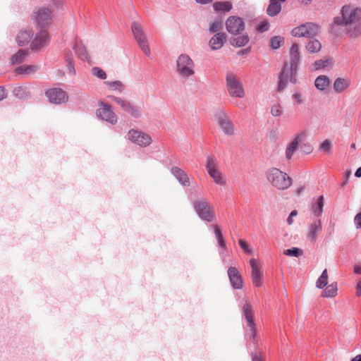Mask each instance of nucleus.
I'll return each mask as SVG.
<instances>
[{
	"label": "nucleus",
	"mask_w": 361,
	"mask_h": 361,
	"mask_svg": "<svg viewBox=\"0 0 361 361\" xmlns=\"http://www.w3.org/2000/svg\"><path fill=\"white\" fill-rule=\"evenodd\" d=\"M38 69L39 66L37 65H23L17 67L15 72L17 75L25 76L36 72Z\"/></svg>",
	"instance_id": "obj_29"
},
{
	"label": "nucleus",
	"mask_w": 361,
	"mask_h": 361,
	"mask_svg": "<svg viewBox=\"0 0 361 361\" xmlns=\"http://www.w3.org/2000/svg\"><path fill=\"white\" fill-rule=\"evenodd\" d=\"M91 73L94 76L102 80H104L107 77L106 72L97 66L93 67L91 70Z\"/></svg>",
	"instance_id": "obj_45"
},
{
	"label": "nucleus",
	"mask_w": 361,
	"mask_h": 361,
	"mask_svg": "<svg viewBox=\"0 0 361 361\" xmlns=\"http://www.w3.org/2000/svg\"><path fill=\"white\" fill-rule=\"evenodd\" d=\"M215 116L218 125L223 133L228 136L233 135L235 131L234 125L228 118L226 111L224 110H219L216 113Z\"/></svg>",
	"instance_id": "obj_12"
},
{
	"label": "nucleus",
	"mask_w": 361,
	"mask_h": 361,
	"mask_svg": "<svg viewBox=\"0 0 361 361\" xmlns=\"http://www.w3.org/2000/svg\"><path fill=\"white\" fill-rule=\"evenodd\" d=\"M171 173L181 185L185 187L190 185V178L188 174L180 168L173 166L171 169Z\"/></svg>",
	"instance_id": "obj_22"
},
{
	"label": "nucleus",
	"mask_w": 361,
	"mask_h": 361,
	"mask_svg": "<svg viewBox=\"0 0 361 361\" xmlns=\"http://www.w3.org/2000/svg\"><path fill=\"white\" fill-rule=\"evenodd\" d=\"M176 72L182 79L187 80L195 74V63L188 54H180L176 61Z\"/></svg>",
	"instance_id": "obj_2"
},
{
	"label": "nucleus",
	"mask_w": 361,
	"mask_h": 361,
	"mask_svg": "<svg viewBox=\"0 0 361 361\" xmlns=\"http://www.w3.org/2000/svg\"><path fill=\"white\" fill-rule=\"evenodd\" d=\"M222 24L221 20H214L209 25V31L210 33L216 32L220 30Z\"/></svg>",
	"instance_id": "obj_47"
},
{
	"label": "nucleus",
	"mask_w": 361,
	"mask_h": 361,
	"mask_svg": "<svg viewBox=\"0 0 361 361\" xmlns=\"http://www.w3.org/2000/svg\"><path fill=\"white\" fill-rule=\"evenodd\" d=\"M6 97L5 90L4 87H0V101L3 100Z\"/></svg>",
	"instance_id": "obj_57"
},
{
	"label": "nucleus",
	"mask_w": 361,
	"mask_h": 361,
	"mask_svg": "<svg viewBox=\"0 0 361 361\" xmlns=\"http://www.w3.org/2000/svg\"><path fill=\"white\" fill-rule=\"evenodd\" d=\"M322 231V222L320 219H312L307 229V238L311 242H315L317 235Z\"/></svg>",
	"instance_id": "obj_18"
},
{
	"label": "nucleus",
	"mask_w": 361,
	"mask_h": 361,
	"mask_svg": "<svg viewBox=\"0 0 361 361\" xmlns=\"http://www.w3.org/2000/svg\"><path fill=\"white\" fill-rule=\"evenodd\" d=\"M328 284V272L326 269H324L321 276L318 278L316 281V287L322 289L326 286Z\"/></svg>",
	"instance_id": "obj_40"
},
{
	"label": "nucleus",
	"mask_w": 361,
	"mask_h": 361,
	"mask_svg": "<svg viewBox=\"0 0 361 361\" xmlns=\"http://www.w3.org/2000/svg\"><path fill=\"white\" fill-rule=\"evenodd\" d=\"M194 209L199 217L207 222L215 220V215L207 200H195L193 203Z\"/></svg>",
	"instance_id": "obj_6"
},
{
	"label": "nucleus",
	"mask_w": 361,
	"mask_h": 361,
	"mask_svg": "<svg viewBox=\"0 0 361 361\" xmlns=\"http://www.w3.org/2000/svg\"><path fill=\"white\" fill-rule=\"evenodd\" d=\"M324 197L319 196L315 202L312 204L311 212L313 215L312 219H320L323 214Z\"/></svg>",
	"instance_id": "obj_25"
},
{
	"label": "nucleus",
	"mask_w": 361,
	"mask_h": 361,
	"mask_svg": "<svg viewBox=\"0 0 361 361\" xmlns=\"http://www.w3.org/2000/svg\"><path fill=\"white\" fill-rule=\"evenodd\" d=\"M109 98L120 106L122 110L129 114L135 118H139L142 116V111L140 107L133 105L126 99L115 96H109Z\"/></svg>",
	"instance_id": "obj_9"
},
{
	"label": "nucleus",
	"mask_w": 361,
	"mask_h": 361,
	"mask_svg": "<svg viewBox=\"0 0 361 361\" xmlns=\"http://www.w3.org/2000/svg\"><path fill=\"white\" fill-rule=\"evenodd\" d=\"M329 64H330V61L329 60L320 59V60H317V61H314V63L310 66V71H316V70H319V69L325 68L326 66H327Z\"/></svg>",
	"instance_id": "obj_42"
},
{
	"label": "nucleus",
	"mask_w": 361,
	"mask_h": 361,
	"mask_svg": "<svg viewBox=\"0 0 361 361\" xmlns=\"http://www.w3.org/2000/svg\"><path fill=\"white\" fill-rule=\"evenodd\" d=\"M213 8L219 12L230 11L232 9V4L229 1H219L213 4Z\"/></svg>",
	"instance_id": "obj_38"
},
{
	"label": "nucleus",
	"mask_w": 361,
	"mask_h": 361,
	"mask_svg": "<svg viewBox=\"0 0 361 361\" xmlns=\"http://www.w3.org/2000/svg\"><path fill=\"white\" fill-rule=\"evenodd\" d=\"M225 41V34L222 32H217L210 39L209 45L212 50H218L223 47Z\"/></svg>",
	"instance_id": "obj_24"
},
{
	"label": "nucleus",
	"mask_w": 361,
	"mask_h": 361,
	"mask_svg": "<svg viewBox=\"0 0 361 361\" xmlns=\"http://www.w3.org/2000/svg\"><path fill=\"white\" fill-rule=\"evenodd\" d=\"M252 361H262V358L258 356L257 353H252Z\"/></svg>",
	"instance_id": "obj_58"
},
{
	"label": "nucleus",
	"mask_w": 361,
	"mask_h": 361,
	"mask_svg": "<svg viewBox=\"0 0 361 361\" xmlns=\"http://www.w3.org/2000/svg\"><path fill=\"white\" fill-rule=\"evenodd\" d=\"M249 42L247 35H243L238 37L231 38V44L233 47H241L245 46Z\"/></svg>",
	"instance_id": "obj_36"
},
{
	"label": "nucleus",
	"mask_w": 361,
	"mask_h": 361,
	"mask_svg": "<svg viewBox=\"0 0 361 361\" xmlns=\"http://www.w3.org/2000/svg\"><path fill=\"white\" fill-rule=\"evenodd\" d=\"M302 139V135H297L286 147V151H285V155L286 158L288 160H290L295 151L297 150L298 147L299 142H300Z\"/></svg>",
	"instance_id": "obj_26"
},
{
	"label": "nucleus",
	"mask_w": 361,
	"mask_h": 361,
	"mask_svg": "<svg viewBox=\"0 0 361 361\" xmlns=\"http://www.w3.org/2000/svg\"><path fill=\"white\" fill-rule=\"evenodd\" d=\"M356 295L357 297L361 296V279L356 285Z\"/></svg>",
	"instance_id": "obj_56"
},
{
	"label": "nucleus",
	"mask_w": 361,
	"mask_h": 361,
	"mask_svg": "<svg viewBox=\"0 0 361 361\" xmlns=\"http://www.w3.org/2000/svg\"><path fill=\"white\" fill-rule=\"evenodd\" d=\"M248 52H249V49H243V50L239 51L238 54L239 55H243V54H247Z\"/></svg>",
	"instance_id": "obj_62"
},
{
	"label": "nucleus",
	"mask_w": 361,
	"mask_h": 361,
	"mask_svg": "<svg viewBox=\"0 0 361 361\" xmlns=\"http://www.w3.org/2000/svg\"><path fill=\"white\" fill-rule=\"evenodd\" d=\"M330 85V80L326 75H319L318 76L315 81L314 85L319 90L323 91L325 90L329 85Z\"/></svg>",
	"instance_id": "obj_31"
},
{
	"label": "nucleus",
	"mask_w": 361,
	"mask_h": 361,
	"mask_svg": "<svg viewBox=\"0 0 361 361\" xmlns=\"http://www.w3.org/2000/svg\"><path fill=\"white\" fill-rule=\"evenodd\" d=\"M269 22H267L266 20H264V21H261L258 24L257 30L258 32H264L267 31L269 30Z\"/></svg>",
	"instance_id": "obj_50"
},
{
	"label": "nucleus",
	"mask_w": 361,
	"mask_h": 361,
	"mask_svg": "<svg viewBox=\"0 0 361 361\" xmlns=\"http://www.w3.org/2000/svg\"><path fill=\"white\" fill-rule=\"evenodd\" d=\"M322 48L321 42L315 39L310 40L305 45V49L311 54L318 53Z\"/></svg>",
	"instance_id": "obj_33"
},
{
	"label": "nucleus",
	"mask_w": 361,
	"mask_h": 361,
	"mask_svg": "<svg viewBox=\"0 0 361 361\" xmlns=\"http://www.w3.org/2000/svg\"><path fill=\"white\" fill-rule=\"evenodd\" d=\"M53 1L57 6H59L61 4V1H62V0H53Z\"/></svg>",
	"instance_id": "obj_64"
},
{
	"label": "nucleus",
	"mask_w": 361,
	"mask_h": 361,
	"mask_svg": "<svg viewBox=\"0 0 361 361\" xmlns=\"http://www.w3.org/2000/svg\"><path fill=\"white\" fill-rule=\"evenodd\" d=\"M227 31L233 35H238L245 28L243 20L238 16H230L226 21Z\"/></svg>",
	"instance_id": "obj_16"
},
{
	"label": "nucleus",
	"mask_w": 361,
	"mask_h": 361,
	"mask_svg": "<svg viewBox=\"0 0 361 361\" xmlns=\"http://www.w3.org/2000/svg\"><path fill=\"white\" fill-rule=\"evenodd\" d=\"M266 176L268 181L278 190H286L292 184V178L276 168L268 170Z\"/></svg>",
	"instance_id": "obj_3"
},
{
	"label": "nucleus",
	"mask_w": 361,
	"mask_h": 361,
	"mask_svg": "<svg viewBox=\"0 0 361 361\" xmlns=\"http://www.w3.org/2000/svg\"><path fill=\"white\" fill-rule=\"evenodd\" d=\"M66 67L68 72L70 75H75V69L74 64L73 63V59L71 56H68L66 57Z\"/></svg>",
	"instance_id": "obj_46"
},
{
	"label": "nucleus",
	"mask_w": 361,
	"mask_h": 361,
	"mask_svg": "<svg viewBox=\"0 0 361 361\" xmlns=\"http://www.w3.org/2000/svg\"><path fill=\"white\" fill-rule=\"evenodd\" d=\"M97 116L111 125H114L118 121L117 116L112 110L111 106L104 102H101L99 103V109L96 111Z\"/></svg>",
	"instance_id": "obj_11"
},
{
	"label": "nucleus",
	"mask_w": 361,
	"mask_h": 361,
	"mask_svg": "<svg viewBox=\"0 0 361 361\" xmlns=\"http://www.w3.org/2000/svg\"><path fill=\"white\" fill-rule=\"evenodd\" d=\"M318 26L313 23H305L301 24L291 30V35L295 37L312 38L317 35Z\"/></svg>",
	"instance_id": "obj_8"
},
{
	"label": "nucleus",
	"mask_w": 361,
	"mask_h": 361,
	"mask_svg": "<svg viewBox=\"0 0 361 361\" xmlns=\"http://www.w3.org/2000/svg\"><path fill=\"white\" fill-rule=\"evenodd\" d=\"M288 80H290V72L289 73L288 64L286 63L279 75V91H281L286 87Z\"/></svg>",
	"instance_id": "obj_28"
},
{
	"label": "nucleus",
	"mask_w": 361,
	"mask_h": 361,
	"mask_svg": "<svg viewBox=\"0 0 361 361\" xmlns=\"http://www.w3.org/2000/svg\"><path fill=\"white\" fill-rule=\"evenodd\" d=\"M301 149H302V152L307 154L311 153L312 151V147L309 144H303L301 145Z\"/></svg>",
	"instance_id": "obj_55"
},
{
	"label": "nucleus",
	"mask_w": 361,
	"mask_h": 361,
	"mask_svg": "<svg viewBox=\"0 0 361 361\" xmlns=\"http://www.w3.org/2000/svg\"><path fill=\"white\" fill-rule=\"evenodd\" d=\"M284 42V38L281 36H275L271 39V47L276 50L280 48L281 44Z\"/></svg>",
	"instance_id": "obj_44"
},
{
	"label": "nucleus",
	"mask_w": 361,
	"mask_h": 361,
	"mask_svg": "<svg viewBox=\"0 0 361 361\" xmlns=\"http://www.w3.org/2000/svg\"><path fill=\"white\" fill-rule=\"evenodd\" d=\"M350 85V80L348 78H338L335 80L333 87L336 93H341L347 90Z\"/></svg>",
	"instance_id": "obj_27"
},
{
	"label": "nucleus",
	"mask_w": 361,
	"mask_h": 361,
	"mask_svg": "<svg viewBox=\"0 0 361 361\" xmlns=\"http://www.w3.org/2000/svg\"><path fill=\"white\" fill-rule=\"evenodd\" d=\"M13 94L16 97L23 99L29 97L30 92L27 87L19 86L13 89Z\"/></svg>",
	"instance_id": "obj_32"
},
{
	"label": "nucleus",
	"mask_w": 361,
	"mask_h": 361,
	"mask_svg": "<svg viewBox=\"0 0 361 361\" xmlns=\"http://www.w3.org/2000/svg\"><path fill=\"white\" fill-rule=\"evenodd\" d=\"M293 98L298 104H301L304 102L302 95L300 92H296L293 94Z\"/></svg>",
	"instance_id": "obj_52"
},
{
	"label": "nucleus",
	"mask_w": 361,
	"mask_h": 361,
	"mask_svg": "<svg viewBox=\"0 0 361 361\" xmlns=\"http://www.w3.org/2000/svg\"><path fill=\"white\" fill-rule=\"evenodd\" d=\"M131 30L133 37L137 42L140 49L147 56H150L151 51L149 46V42L146 34L145 33L142 25L137 22H133L131 24Z\"/></svg>",
	"instance_id": "obj_5"
},
{
	"label": "nucleus",
	"mask_w": 361,
	"mask_h": 361,
	"mask_svg": "<svg viewBox=\"0 0 361 361\" xmlns=\"http://www.w3.org/2000/svg\"><path fill=\"white\" fill-rule=\"evenodd\" d=\"M351 361H361V355H357L353 357Z\"/></svg>",
	"instance_id": "obj_63"
},
{
	"label": "nucleus",
	"mask_w": 361,
	"mask_h": 361,
	"mask_svg": "<svg viewBox=\"0 0 361 361\" xmlns=\"http://www.w3.org/2000/svg\"><path fill=\"white\" fill-rule=\"evenodd\" d=\"M355 176L357 178H360L361 177V167H359L355 173Z\"/></svg>",
	"instance_id": "obj_61"
},
{
	"label": "nucleus",
	"mask_w": 361,
	"mask_h": 361,
	"mask_svg": "<svg viewBox=\"0 0 361 361\" xmlns=\"http://www.w3.org/2000/svg\"><path fill=\"white\" fill-rule=\"evenodd\" d=\"M283 254L288 257H298L302 255L303 252L301 249L298 247H291L290 249L285 250L283 251Z\"/></svg>",
	"instance_id": "obj_43"
},
{
	"label": "nucleus",
	"mask_w": 361,
	"mask_h": 361,
	"mask_svg": "<svg viewBox=\"0 0 361 361\" xmlns=\"http://www.w3.org/2000/svg\"><path fill=\"white\" fill-rule=\"evenodd\" d=\"M128 138L133 143L140 147H147L152 142V138L148 134L137 130H129Z\"/></svg>",
	"instance_id": "obj_13"
},
{
	"label": "nucleus",
	"mask_w": 361,
	"mask_h": 361,
	"mask_svg": "<svg viewBox=\"0 0 361 361\" xmlns=\"http://www.w3.org/2000/svg\"><path fill=\"white\" fill-rule=\"evenodd\" d=\"M195 1L200 4H207L212 1V0H195Z\"/></svg>",
	"instance_id": "obj_60"
},
{
	"label": "nucleus",
	"mask_w": 361,
	"mask_h": 361,
	"mask_svg": "<svg viewBox=\"0 0 361 361\" xmlns=\"http://www.w3.org/2000/svg\"><path fill=\"white\" fill-rule=\"evenodd\" d=\"M45 94L49 102L61 104L68 101V96L66 91L61 88H52L46 91Z\"/></svg>",
	"instance_id": "obj_15"
},
{
	"label": "nucleus",
	"mask_w": 361,
	"mask_h": 361,
	"mask_svg": "<svg viewBox=\"0 0 361 361\" xmlns=\"http://www.w3.org/2000/svg\"><path fill=\"white\" fill-rule=\"evenodd\" d=\"M297 214H298V212H297V211H296V210H293V211L290 213V214H289V216H288V219H287V223H288V225H291V224H293V218H294L295 216H297Z\"/></svg>",
	"instance_id": "obj_54"
},
{
	"label": "nucleus",
	"mask_w": 361,
	"mask_h": 361,
	"mask_svg": "<svg viewBox=\"0 0 361 361\" xmlns=\"http://www.w3.org/2000/svg\"><path fill=\"white\" fill-rule=\"evenodd\" d=\"M338 288L336 283H332L326 286V288L322 293V296L324 298H334L337 295Z\"/></svg>",
	"instance_id": "obj_35"
},
{
	"label": "nucleus",
	"mask_w": 361,
	"mask_h": 361,
	"mask_svg": "<svg viewBox=\"0 0 361 361\" xmlns=\"http://www.w3.org/2000/svg\"><path fill=\"white\" fill-rule=\"evenodd\" d=\"M240 247L242 248V250L245 252L246 254H251L252 250L249 247L248 244L243 240H239L238 241Z\"/></svg>",
	"instance_id": "obj_51"
},
{
	"label": "nucleus",
	"mask_w": 361,
	"mask_h": 361,
	"mask_svg": "<svg viewBox=\"0 0 361 361\" xmlns=\"http://www.w3.org/2000/svg\"><path fill=\"white\" fill-rule=\"evenodd\" d=\"M341 20H336L338 24L344 25L350 37L356 38L361 33V9L346 5L341 9Z\"/></svg>",
	"instance_id": "obj_1"
},
{
	"label": "nucleus",
	"mask_w": 361,
	"mask_h": 361,
	"mask_svg": "<svg viewBox=\"0 0 361 361\" xmlns=\"http://www.w3.org/2000/svg\"><path fill=\"white\" fill-rule=\"evenodd\" d=\"M37 21L38 25L44 29L47 25L51 23L52 16L50 10L47 8H39L37 12Z\"/></svg>",
	"instance_id": "obj_21"
},
{
	"label": "nucleus",
	"mask_w": 361,
	"mask_h": 361,
	"mask_svg": "<svg viewBox=\"0 0 361 361\" xmlns=\"http://www.w3.org/2000/svg\"><path fill=\"white\" fill-rule=\"evenodd\" d=\"M354 223L357 228H361V213H358L355 215Z\"/></svg>",
	"instance_id": "obj_53"
},
{
	"label": "nucleus",
	"mask_w": 361,
	"mask_h": 361,
	"mask_svg": "<svg viewBox=\"0 0 361 361\" xmlns=\"http://www.w3.org/2000/svg\"><path fill=\"white\" fill-rule=\"evenodd\" d=\"M354 272L357 274H361V266L355 265L353 267Z\"/></svg>",
	"instance_id": "obj_59"
},
{
	"label": "nucleus",
	"mask_w": 361,
	"mask_h": 361,
	"mask_svg": "<svg viewBox=\"0 0 361 361\" xmlns=\"http://www.w3.org/2000/svg\"><path fill=\"white\" fill-rule=\"evenodd\" d=\"M104 84L111 90L117 91L119 93H122L125 90V85L120 80L116 81H105Z\"/></svg>",
	"instance_id": "obj_37"
},
{
	"label": "nucleus",
	"mask_w": 361,
	"mask_h": 361,
	"mask_svg": "<svg viewBox=\"0 0 361 361\" xmlns=\"http://www.w3.org/2000/svg\"><path fill=\"white\" fill-rule=\"evenodd\" d=\"M49 36L47 30L42 29L32 40L30 48L32 50H39L41 48L49 44Z\"/></svg>",
	"instance_id": "obj_17"
},
{
	"label": "nucleus",
	"mask_w": 361,
	"mask_h": 361,
	"mask_svg": "<svg viewBox=\"0 0 361 361\" xmlns=\"http://www.w3.org/2000/svg\"><path fill=\"white\" fill-rule=\"evenodd\" d=\"M212 227L214 228V234H215L219 247H221L223 249H226V245L223 238L221 231H220L219 228L216 225L212 226Z\"/></svg>",
	"instance_id": "obj_41"
},
{
	"label": "nucleus",
	"mask_w": 361,
	"mask_h": 361,
	"mask_svg": "<svg viewBox=\"0 0 361 361\" xmlns=\"http://www.w3.org/2000/svg\"><path fill=\"white\" fill-rule=\"evenodd\" d=\"M228 276L233 288L240 290L243 288V281L240 273L234 267L228 269Z\"/></svg>",
	"instance_id": "obj_19"
},
{
	"label": "nucleus",
	"mask_w": 361,
	"mask_h": 361,
	"mask_svg": "<svg viewBox=\"0 0 361 361\" xmlns=\"http://www.w3.org/2000/svg\"><path fill=\"white\" fill-rule=\"evenodd\" d=\"M251 267V279L254 286L259 287L262 283V273L260 271L259 263L255 259H250Z\"/></svg>",
	"instance_id": "obj_20"
},
{
	"label": "nucleus",
	"mask_w": 361,
	"mask_h": 361,
	"mask_svg": "<svg viewBox=\"0 0 361 361\" xmlns=\"http://www.w3.org/2000/svg\"><path fill=\"white\" fill-rule=\"evenodd\" d=\"M281 6L280 3L270 1L267 12L269 16H275L281 11Z\"/></svg>",
	"instance_id": "obj_39"
},
{
	"label": "nucleus",
	"mask_w": 361,
	"mask_h": 361,
	"mask_svg": "<svg viewBox=\"0 0 361 361\" xmlns=\"http://www.w3.org/2000/svg\"><path fill=\"white\" fill-rule=\"evenodd\" d=\"M271 114L273 116H279L283 114V108L279 104H276L271 108Z\"/></svg>",
	"instance_id": "obj_49"
},
{
	"label": "nucleus",
	"mask_w": 361,
	"mask_h": 361,
	"mask_svg": "<svg viewBox=\"0 0 361 361\" xmlns=\"http://www.w3.org/2000/svg\"><path fill=\"white\" fill-rule=\"evenodd\" d=\"M226 85L231 97L244 98L245 92L241 80L232 71L226 73Z\"/></svg>",
	"instance_id": "obj_4"
},
{
	"label": "nucleus",
	"mask_w": 361,
	"mask_h": 361,
	"mask_svg": "<svg viewBox=\"0 0 361 361\" xmlns=\"http://www.w3.org/2000/svg\"><path fill=\"white\" fill-rule=\"evenodd\" d=\"M206 169L209 176L214 180L216 184L219 185H224L226 181L218 169V164L213 157L208 156L207 157Z\"/></svg>",
	"instance_id": "obj_10"
},
{
	"label": "nucleus",
	"mask_w": 361,
	"mask_h": 361,
	"mask_svg": "<svg viewBox=\"0 0 361 361\" xmlns=\"http://www.w3.org/2000/svg\"><path fill=\"white\" fill-rule=\"evenodd\" d=\"M243 316L246 321V335L250 338H255L256 335V324L254 321V311L251 305L246 302L242 310Z\"/></svg>",
	"instance_id": "obj_7"
},
{
	"label": "nucleus",
	"mask_w": 361,
	"mask_h": 361,
	"mask_svg": "<svg viewBox=\"0 0 361 361\" xmlns=\"http://www.w3.org/2000/svg\"><path fill=\"white\" fill-rule=\"evenodd\" d=\"M29 56V51L27 49H19L17 53L11 57V62L14 65L23 63Z\"/></svg>",
	"instance_id": "obj_30"
},
{
	"label": "nucleus",
	"mask_w": 361,
	"mask_h": 361,
	"mask_svg": "<svg viewBox=\"0 0 361 361\" xmlns=\"http://www.w3.org/2000/svg\"><path fill=\"white\" fill-rule=\"evenodd\" d=\"M73 49L75 51V54L81 60H85L87 59V51L81 42H75V43L73 45Z\"/></svg>",
	"instance_id": "obj_34"
},
{
	"label": "nucleus",
	"mask_w": 361,
	"mask_h": 361,
	"mask_svg": "<svg viewBox=\"0 0 361 361\" xmlns=\"http://www.w3.org/2000/svg\"><path fill=\"white\" fill-rule=\"evenodd\" d=\"M331 142L329 140H325L319 145V150L325 153H329L331 152Z\"/></svg>",
	"instance_id": "obj_48"
},
{
	"label": "nucleus",
	"mask_w": 361,
	"mask_h": 361,
	"mask_svg": "<svg viewBox=\"0 0 361 361\" xmlns=\"http://www.w3.org/2000/svg\"><path fill=\"white\" fill-rule=\"evenodd\" d=\"M33 37V32L30 28H25L19 31L16 36V42L18 46L23 47L31 43V39Z\"/></svg>",
	"instance_id": "obj_23"
},
{
	"label": "nucleus",
	"mask_w": 361,
	"mask_h": 361,
	"mask_svg": "<svg viewBox=\"0 0 361 361\" xmlns=\"http://www.w3.org/2000/svg\"><path fill=\"white\" fill-rule=\"evenodd\" d=\"M300 51L298 44H292L289 51V63L290 69V81H295V76L297 72V66L300 62Z\"/></svg>",
	"instance_id": "obj_14"
}]
</instances>
